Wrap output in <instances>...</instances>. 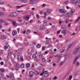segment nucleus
I'll return each mask as SVG.
<instances>
[{
    "label": "nucleus",
    "instance_id": "nucleus-1",
    "mask_svg": "<svg viewBox=\"0 0 80 80\" xmlns=\"http://www.w3.org/2000/svg\"><path fill=\"white\" fill-rule=\"evenodd\" d=\"M80 51V47L79 46H78L77 48L74 49V52H72L73 54H76L77 52H78Z\"/></svg>",
    "mask_w": 80,
    "mask_h": 80
},
{
    "label": "nucleus",
    "instance_id": "nucleus-2",
    "mask_svg": "<svg viewBox=\"0 0 80 80\" xmlns=\"http://www.w3.org/2000/svg\"><path fill=\"white\" fill-rule=\"evenodd\" d=\"M29 77H33V75L34 74V72L31 71L29 72Z\"/></svg>",
    "mask_w": 80,
    "mask_h": 80
},
{
    "label": "nucleus",
    "instance_id": "nucleus-3",
    "mask_svg": "<svg viewBox=\"0 0 80 80\" xmlns=\"http://www.w3.org/2000/svg\"><path fill=\"white\" fill-rule=\"evenodd\" d=\"M24 18L28 20L30 19V16L28 15H26L24 17Z\"/></svg>",
    "mask_w": 80,
    "mask_h": 80
},
{
    "label": "nucleus",
    "instance_id": "nucleus-4",
    "mask_svg": "<svg viewBox=\"0 0 80 80\" xmlns=\"http://www.w3.org/2000/svg\"><path fill=\"white\" fill-rule=\"evenodd\" d=\"M75 12V9H72L71 10L70 12V14L71 15H72L74 13V12Z\"/></svg>",
    "mask_w": 80,
    "mask_h": 80
},
{
    "label": "nucleus",
    "instance_id": "nucleus-5",
    "mask_svg": "<svg viewBox=\"0 0 80 80\" xmlns=\"http://www.w3.org/2000/svg\"><path fill=\"white\" fill-rule=\"evenodd\" d=\"M59 12L60 13H65V11L63 9H59Z\"/></svg>",
    "mask_w": 80,
    "mask_h": 80
},
{
    "label": "nucleus",
    "instance_id": "nucleus-6",
    "mask_svg": "<svg viewBox=\"0 0 80 80\" xmlns=\"http://www.w3.org/2000/svg\"><path fill=\"white\" fill-rule=\"evenodd\" d=\"M17 32L16 31H13L12 32V36H14V35H17Z\"/></svg>",
    "mask_w": 80,
    "mask_h": 80
},
{
    "label": "nucleus",
    "instance_id": "nucleus-7",
    "mask_svg": "<svg viewBox=\"0 0 80 80\" xmlns=\"http://www.w3.org/2000/svg\"><path fill=\"white\" fill-rule=\"evenodd\" d=\"M62 57V54H60L58 58L57 59V60H58V62L59 61V60H60V59Z\"/></svg>",
    "mask_w": 80,
    "mask_h": 80
},
{
    "label": "nucleus",
    "instance_id": "nucleus-8",
    "mask_svg": "<svg viewBox=\"0 0 80 80\" xmlns=\"http://www.w3.org/2000/svg\"><path fill=\"white\" fill-rule=\"evenodd\" d=\"M31 4H33V3H36L37 2V1H31L30 2Z\"/></svg>",
    "mask_w": 80,
    "mask_h": 80
},
{
    "label": "nucleus",
    "instance_id": "nucleus-9",
    "mask_svg": "<svg viewBox=\"0 0 80 80\" xmlns=\"http://www.w3.org/2000/svg\"><path fill=\"white\" fill-rule=\"evenodd\" d=\"M20 2L22 3H27L28 0H20Z\"/></svg>",
    "mask_w": 80,
    "mask_h": 80
},
{
    "label": "nucleus",
    "instance_id": "nucleus-10",
    "mask_svg": "<svg viewBox=\"0 0 80 80\" xmlns=\"http://www.w3.org/2000/svg\"><path fill=\"white\" fill-rule=\"evenodd\" d=\"M20 54H21L20 52H18L17 54V55L18 56V58L19 59L20 58V57H20Z\"/></svg>",
    "mask_w": 80,
    "mask_h": 80
},
{
    "label": "nucleus",
    "instance_id": "nucleus-11",
    "mask_svg": "<svg viewBox=\"0 0 80 80\" xmlns=\"http://www.w3.org/2000/svg\"><path fill=\"white\" fill-rule=\"evenodd\" d=\"M49 75V74L48 73L46 72L44 74V76L45 77H48Z\"/></svg>",
    "mask_w": 80,
    "mask_h": 80
},
{
    "label": "nucleus",
    "instance_id": "nucleus-12",
    "mask_svg": "<svg viewBox=\"0 0 80 80\" xmlns=\"http://www.w3.org/2000/svg\"><path fill=\"white\" fill-rule=\"evenodd\" d=\"M14 67H18V65H19V64H18V63L15 62H14Z\"/></svg>",
    "mask_w": 80,
    "mask_h": 80
},
{
    "label": "nucleus",
    "instance_id": "nucleus-13",
    "mask_svg": "<svg viewBox=\"0 0 80 80\" xmlns=\"http://www.w3.org/2000/svg\"><path fill=\"white\" fill-rule=\"evenodd\" d=\"M18 15V14L16 12H13V17H15Z\"/></svg>",
    "mask_w": 80,
    "mask_h": 80
},
{
    "label": "nucleus",
    "instance_id": "nucleus-14",
    "mask_svg": "<svg viewBox=\"0 0 80 80\" xmlns=\"http://www.w3.org/2000/svg\"><path fill=\"white\" fill-rule=\"evenodd\" d=\"M64 51H65V48H62L60 50V52H61V53L63 52Z\"/></svg>",
    "mask_w": 80,
    "mask_h": 80
},
{
    "label": "nucleus",
    "instance_id": "nucleus-15",
    "mask_svg": "<svg viewBox=\"0 0 80 80\" xmlns=\"http://www.w3.org/2000/svg\"><path fill=\"white\" fill-rule=\"evenodd\" d=\"M9 75L10 77H12V78H14V75H13V73H11L9 74Z\"/></svg>",
    "mask_w": 80,
    "mask_h": 80
},
{
    "label": "nucleus",
    "instance_id": "nucleus-16",
    "mask_svg": "<svg viewBox=\"0 0 80 80\" xmlns=\"http://www.w3.org/2000/svg\"><path fill=\"white\" fill-rule=\"evenodd\" d=\"M15 70L17 71L19 70V67L18 66H16L14 67Z\"/></svg>",
    "mask_w": 80,
    "mask_h": 80
},
{
    "label": "nucleus",
    "instance_id": "nucleus-17",
    "mask_svg": "<svg viewBox=\"0 0 80 80\" xmlns=\"http://www.w3.org/2000/svg\"><path fill=\"white\" fill-rule=\"evenodd\" d=\"M30 67V63H27L26 64V68H29V67Z\"/></svg>",
    "mask_w": 80,
    "mask_h": 80
},
{
    "label": "nucleus",
    "instance_id": "nucleus-18",
    "mask_svg": "<svg viewBox=\"0 0 80 80\" xmlns=\"http://www.w3.org/2000/svg\"><path fill=\"white\" fill-rule=\"evenodd\" d=\"M43 26H45L46 25H47V21L45 20H44L43 21Z\"/></svg>",
    "mask_w": 80,
    "mask_h": 80
},
{
    "label": "nucleus",
    "instance_id": "nucleus-19",
    "mask_svg": "<svg viewBox=\"0 0 80 80\" xmlns=\"http://www.w3.org/2000/svg\"><path fill=\"white\" fill-rule=\"evenodd\" d=\"M45 28L44 27H41L39 29V30H45Z\"/></svg>",
    "mask_w": 80,
    "mask_h": 80
},
{
    "label": "nucleus",
    "instance_id": "nucleus-20",
    "mask_svg": "<svg viewBox=\"0 0 80 80\" xmlns=\"http://www.w3.org/2000/svg\"><path fill=\"white\" fill-rule=\"evenodd\" d=\"M5 38H6V37L3 35L1 36V39H2V40H4V39H5Z\"/></svg>",
    "mask_w": 80,
    "mask_h": 80
},
{
    "label": "nucleus",
    "instance_id": "nucleus-21",
    "mask_svg": "<svg viewBox=\"0 0 80 80\" xmlns=\"http://www.w3.org/2000/svg\"><path fill=\"white\" fill-rule=\"evenodd\" d=\"M39 72H37V71H36L35 72V75H39Z\"/></svg>",
    "mask_w": 80,
    "mask_h": 80
},
{
    "label": "nucleus",
    "instance_id": "nucleus-22",
    "mask_svg": "<svg viewBox=\"0 0 80 80\" xmlns=\"http://www.w3.org/2000/svg\"><path fill=\"white\" fill-rule=\"evenodd\" d=\"M9 16L10 17H13V12L11 13Z\"/></svg>",
    "mask_w": 80,
    "mask_h": 80
},
{
    "label": "nucleus",
    "instance_id": "nucleus-23",
    "mask_svg": "<svg viewBox=\"0 0 80 80\" xmlns=\"http://www.w3.org/2000/svg\"><path fill=\"white\" fill-rule=\"evenodd\" d=\"M42 57H43V54H40L39 56V58H42Z\"/></svg>",
    "mask_w": 80,
    "mask_h": 80
},
{
    "label": "nucleus",
    "instance_id": "nucleus-24",
    "mask_svg": "<svg viewBox=\"0 0 80 80\" xmlns=\"http://www.w3.org/2000/svg\"><path fill=\"white\" fill-rule=\"evenodd\" d=\"M0 71L2 72H5V70H4V69H0Z\"/></svg>",
    "mask_w": 80,
    "mask_h": 80
},
{
    "label": "nucleus",
    "instance_id": "nucleus-25",
    "mask_svg": "<svg viewBox=\"0 0 80 80\" xmlns=\"http://www.w3.org/2000/svg\"><path fill=\"white\" fill-rule=\"evenodd\" d=\"M64 63H65V62L64 61L61 62V63L60 64V65L61 66H62V65H63V64H64Z\"/></svg>",
    "mask_w": 80,
    "mask_h": 80
},
{
    "label": "nucleus",
    "instance_id": "nucleus-26",
    "mask_svg": "<svg viewBox=\"0 0 80 80\" xmlns=\"http://www.w3.org/2000/svg\"><path fill=\"white\" fill-rule=\"evenodd\" d=\"M69 16L70 15L69 14V13L68 12H67L66 15V17H69Z\"/></svg>",
    "mask_w": 80,
    "mask_h": 80
},
{
    "label": "nucleus",
    "instance_id": "nucleus-27",
    "mask_svg": "<svg viewBox=\"0 0 80 80\" xmlns=\"http://www.w3.org/2000/svg\"><path fill=\"white\" fill-rule=\"evenodd\" d=\"M72 78V76H70L68 80H71V79Z\"/></svg>",
    "mask_w": 80,
    "mask_h": 80
},
{
    "label": "nucleus",
    "instance_id": "nucleus-28",
    "mask_svg": "<svg viewBox=\"0 0 80 80\" xmlns=\"http://www.w3.org/2000/svg\"><path fill=\"white\" fill-rule=\"evenodd\" d=\"M69 21V19H67L65 21V23H68Z\"/></svg>",
    "mask_w": 80,
    "mask_h": 80
},
{
    "label": "nucleus",
    "instance_id": "nucleus-29",
    "mask_svg": "<svg viewBox=\"0 0 80 80\" xmlns=\"http://www.w3.org/2000/svg\"><path fill=\"white\" fill-rule=\"evenodd\" d=\"M72 44H70L68 46V49H69V48H70L71 47H72Z\"/></svg>",
    "mask_w": 80,
    "mask_h": 80
},
{
    "label": "nucleus",
    "instance_id": "nucleus-30",
    "mask_svg": "<svg viewBox=\"0 0 80 80\" xmlns=\"http://www.w3.org/2000/svg\"><path fill=\"white\" fill-rule=\"evenodd\" d=\"M25 23L26 24H28V23H29L28 20H25Z\"/></svg>",
    "mask_w": 80,
    "mask_h": 80
},
{
    "label": "nucleus",
    "instance_id": "nucleus-31",
    "mask_svg": "<svg viewBox=\"0 0 80 80\" xmlns=\"http://www.w3.org/2000/svg\"><path fill=\"white\" fill-rule=\"evenodd\" d=\"M37 58V56H36V55H33L32 56V58L33 59H35V58Z\"/></svg>",
    "mask_w": 80,
    "mask_h": 80
},
{
    "label": "nucleus",
    "instance_id": "nucleus-32",
    "mask_svg": "<svg viewBox=\"0 0 80 80\" xmlns=\"http://www.w3.org/2000/svg\"><path fill=\"white\" fill-rule=\"evenodd\" d=\"M37 47L38 48H40L41 47V44H38L37 45Z\"/></svg>",
    "mask_w": 80,
    "mask_h": 80
},
{
    "label": "nucleus",
    "instance_id": "nucleus-33",
    "mask_svg": "<svg viewBox=\"0 0 80 80\" xmlns=\"http://www.w3.org/2000/svg\"><path fill=\"white\" fill-rule=\"evenodd\" d=\"M0 78H2L3 77V74H2L1 73V72H0Z\"/></svg>",
    "mask_w": 80,
    "mask_h": 80
},
{
    "label": "nucleus",
    "instance_id": "nucleus-34",
    "mask_svg": "<svg viewBox=\"0 0 80 80\" xmlns=\"http://www.w3.org/2000/svg\"><path fill=\"white\" fill-rule=\"evenodd\" d=\"M76 62H77V61L76 60L74 59V60L73 61V65H75V63H76Z\"/></svg>",
    "mask_w": 80,
    "mask_h": 80
},
{
    "label": "nucleus",
    "instance_id": "nucleus-35",
    "mask_svg": "<svg viewBox=\"0 0 80 80\" xmlns=\"http://www.w3.org/2000/svg\"><path fill=\"white\" fill-rule=\"evenodd\" d=\"M45 47L44 46H42V51H44L45 50Z\"/></svg>",
    "mask_w": 80,
    "mask_h": 80
},
{
    "label": "nucleus",
    "instance_id": "nucleus-36",
    "mask_svg": "<svg viewBox=\"0 0 80 80\" xmlns=\"http://www.w3.org/2000/svg\"><path fill=\"white\" fill-rule=\"evenodd\" d=\"M23 7V5H22V6H17L16 7V8H21V7Z\"/></svg>",
    "mask_w": 80,
    "mask_h": 80
},
{
    "label": "nucleus",
    "instance_id": "nucleus-37",
    "mask_svg": "<svg viewBox=\"0 0 80 80\" xmlns=\"http://www.w3.org/2000/svg\"><path fill=\"white\" fill-rule=\"evenodd\" d=\"M79 56H78L76 57L75 58V59H74V60H77L78 59V58H79Z\"/></svg>",
    "mask_w": 80,
    "mask_h": 80
},
{
    "label": "nucleus",
    "instance_id": "nucleus-38",
    "mask_svg": "<svg viewBox=\"0 0 80 80\" xmlns=\"http://www.w3.org/2000/svg\"><path fill=\"white\" fill-rule=\"evenodd\" d=\"M47 13H51V11L50 10H48L46 11Z\"/></svg>",
    "mask_w": 80,
    "mask_h": 80
},
{
    "label": "nucleus",
    "instance_id": "nucleus-39",
    "mask_svg": "<svg viewBox=\"0 0 80 80\" xmlns=\"http://www.w3.org/2000/svg\"><path fill=\"white\" fill-rule=\"evenodd\" d=\"M46 4H43L42 5V8H43V7H46Z\"/></svg>",
    "mask_w": 80,
    "mask_h": 80
},
{
    "label": "nucleus",
    "instance_id": "nucleus-40",
    "mask_svg": "<svg viewBox=\"0 0 80 80\" xmlns=\"http://www.w3.org/2000/svg\"><path fill=\"white\" fill-rule=\"evenodd\" d=\"M0 15L1 16H3V15H4V13L2 12H0Z\"/></svg>",
    "mask_w": 80,
    "mask_h": 80
},
{
    "label": "nucleus",
    "instance_id": "nucleus-41",
    "mask_svg": "<svg viewBox=\"0 0 80 80\" xmlns=\"http://www.w3.org/2000/svg\"><path fill=\"white\" fill-rule=\"evenodd\" d=\"M54 43H58V39H56V40L54 42Z\"/></svg>",
    "mask_w": 80,
    "mask_h": 80
},
{
    "label": "nucleus",
    "instance_id": "nucleus-42",
    "mask_svg": "<svg viewBox=\"0 0 80 80\" xmlns=\"http://www.w3.org/2000/svg\"><path fill=\"white\" fill-rule=\"evenodd\" d=\"M35 52L34 49H32L31 52V53H33V52Z\"/></svg>",
    "mask_w": 80,
    "mask_h": 80
},
{
    "label": "nucleus",
    "instance_id": "nucleus-43",
    "mask_svg": "<svg viewBox=\"0 0 80 80\" xmlns=\"http://www.w3.org/2000/svg\"><path fill=\"white\" fill-rule=\"evenodd\" d=\"M28 44H29V43H28V42H24V45L26 46H27V45H28Z\"/></svg>",
    "mask_w": 80,
    "mask_h": 80
},
{
    "label": "nucleus",
    "instance_id": "nucleus-44",
    "mask_svg": "<svg viewBox=\"0 0 80 80\" xmlns=\"http://www.w3.org/2000/svg\"><path fill=\"white\" fill-rule=\"evenodd\" d=\"M7 7H9V8H10L11 7H12V6L10 4H8L7 5Z\"/></svg>",
    "mask_w": 80,
    "mask_h": 80
},
{
    "label": "nucleus",
    "instance_id": "nucleus-45",
    "mask_svg": "<svg viewBox=\"0 0 80 80\" xmlns=\"http://www.w3.org/2000/svg\"><path fill=\"white\" fill-rule=\"evenodd\" d=\"M4 22V20H3V19H0V22Z\"/></svg>",
    "mask_w": 80,
    "mask_h": 80
},
{
    "label": "nucleus",
    "instance_id": "nucleus-46",
    "mask_svg": "<svg viewBox=\"0 0 80 80\" xmlns=\"http://www.w3.org/2000/svg\"><path fill=\"white\" fill-rule=\"evenodd\" d=\"M21 68H24V64H22V65H21Z\"/></svg>",
    "mask_w": 80,
    "mask_h": 80
},
{
    "label": "nucleus",
    "instance_id": "nucleus-47",
    "mask_svg": "<svg viewBox=\"0 0 80 80\" xmlns=\"http://www.w3.org/2000/svg\"><path fill=\"white\" fill-rule=\"evenodd\" d=\"M47 72V71H44V72H42V73H41L40 74L41 76L43 75V74L45 73V72Z\"/></svg>",
    "mask_w": 80,
    "mask_h": 80
},
{
    "label": "nucleus",
    "instance_id": "nucleus-48",
    "mask_svg": "<svg viewBox=\"0 0 80 80\" xmlns=\"http://www.w3.org/2000/svg\"><path fill=\"white\" fill-rule=\"evenodd\" d=\"M8 55H12V52H10L8 54Z\"/></svg>",
    "mask_w": 80,
    "mask_h": 80
},
{
    "label": "nucleus",
    "instance_id": "nucleus-49",
    "mask_svg": "<svg viewBox=\"0 0 80 80\" xmlns=\"http://www.w3.org/2000/svg\"><path fill=\"white\" fill-rule=\"evenodd\" d=\"M7 48H8V46H6L4 47V49L5 50H6V49H7Z\"/></svg>",
    "mask_w": 80,
    "mask_h": 80
},
{
    "label": "nucleus",
    "instance_id": "nucleus-50",
    "mask_svg": "<svg viewBox=\"0 0 80 80\" xmlns=\"http://www.w3.org/2000/svg\"><path fill=\"white\" fill-rule=\"evenodd\" d=\"M49 40H47L46 41L47 44H48L49 43Z\"/></svg>",
    "mask_w": 80,
    "mask_h": 80
},
{
    "label": "nucleus",
    "instance_id": "nucleus-51",
    "mask_svg": "<svg viewBox=\"0 0 80 80\" xmlns=\"http://www.w3.org/2000/svg\"><path fill=\"white\" fill-rule=\"evenodd\" d=\"M42 61H43V62H45V58H42Z\"/></svg>",
    "mask_w": 80,
    "mask_h": 80
},
{
    "label": "nucleus",
    "instance_id": "nucleus-52",
    "mask_svg": "<svg viewBox=\"0 0 80 80\" xmlns=\"http://www.w3.org/2000/svg\"><path fill=\"white\" fill-rule=\"evenodd\" d=\"M63 33L64 34H65L66 33V31H65V30H63Z\"/></svg>",
    "mask_w": 80,
    "mask_h": 80
},
{
    "label": "nucleus",
    "instance_id": "nucleus-53",
    "mask_svg": "<svg viewBox=\"0 0 80 80\" xmlns=\"http://www.w3.org/2000/svg\"><path fill=\"white\" fill-rule=\"evenodd\" d=\"M46 33H49V31L48 30H47L46 31Z\"/></svg>",
    "mask_w": 80,
    "mask_h": 80
},
{
    "label": "nucleus",
    "instance_id": "nucleus-54",
    "mask_svg": "<svg viewBox=\"0 0 80 80\" xmlns=\"http://www.w3.org/2000/svg\"><path fill=\"white\" fill-rule=\"evenodd\" d=\"M30 31L28 30L27 32V33L28 34H29V33H30Z\"/></svg>",
    "mask_w": 80,
    "mask_h": 80
},
{
    "label": "nucleus",
    "instance_id": "nucleus-55",
    "mask_svg": "<svg viewBox=\"0 0 80 80\" xmlns=\"http://www.w3.org/2000/svg\"><path fill=\"white\" fill-rule=\"evenodd\" d=\"M36 18H39V15H38V14H37L36 15Z\"/></svg>",
    "mask_w": 80,
    "mask_h": 80
},
{
    "label": "nucleus",
    "instance_id": "nucleus-56",
    "mask_svg": "<svg viewBox=\"0 0 80 80\" xmlns=\"http://www.w3.org/2000/svg\"><path fill=\"white\" fill-rule=\"evenodd\" d=\"M77 67H78V66H79V63L78 62H77Z\"/></svg>",
    "mask_w": 80,
    "mask_h": 80
},
{
    "label": "nucleus",
    "instance_id": "nucleus-57",
    "mask_svg": "<svg viewBox=\"0 0 80 80\" xmlns=\"http://www.w3.org/2000/svg\"><path fill=\"white\" fill-rule=\"evenodd\" d=\"M53 78L54 80H56L57 79V77L56 76H54Z\"/></svg>",
    "mask_w": 80,
    "mask_h": 80
},
{
    "label": "nucleus",
    "instance_id": "nucleus-58",
    "mask_svg": "<svg viewBox=\"0 0 80 80\" xmlns=\"http://www.w3.org/2000/svg\"><path fill=\"white\" fill-rule=\"evenodd\" d=\"M1 4H4V2L1 1Z\"/></svg>",
    "mask_w": 80,
    "mask_h": 80
},
{
    "label": "nucleus",
    "instance_id": "nucleus-59",
    "mask_svg": "<svg viewBox=\"0 0 80 80\" xmlns=\"http://www.w3.org/2000/svg\"><path fill=\"white\" fill-rule=\"evenodd\" d=\"M75 0H72V3H74V2H75Z\"/></svg>",
    "mask_w": 80,
    "mask_h": 80
},
{
    "label": "nucleus",
    "instance_id": "nucleus-60",
    "mask_svg": "<svg viewBox=\"0 0 80 80\" xmlns=\"http://www.w3.org/2000/svg\"><path fill=\"white\" fill-rule=\"evenodd\" d=\"M4 25H8V22H6L4 23Z\"/></svg>",
    "mask_w": 80,
    "mask_h": 80
},
{
    "label": "nucleus",
    "instance_id": "nucleus-61",
    "mask_svg": "<svg viewBox=\"0 0 80 80\" xmlns=\"http://www.w3.org/2000/svg\"><path fill=\"white\" fill-rule=\"evenodd\" d=\"M0 64L1 65H3V62H2L0 63Z\"/></svg>",
    "mask_w": 80,
    "mask_h": 80
},
{
    "label": "nucleus",
    "instance_id": "nucleus-62",
    "mask_svg": "<svg viewBox=\"0 0 80 80\" xmlns=\"http://www.w3.org/2000/svg\"><path fill=\"white\" fill-rule=\"evenodd\" d=\"M44 16L45 17H47V13L46 12H44Z\"/></svg>",
    "mask_w": 80,
    "mask_h": 80
},
{
    "label": "nucleus",
    "instance_id": "nucleus-63",
    "mask_svg": "<svg viewBox=\"0 0 80 80\" xmlns=\"http://www.w3.org/2000/svg\"><path fill=\"white\" fill-rule=\"evenodd\" d=\"M17 32L18 33H19V32H20V28H18L17 29Z\"/></svg>",
    "mask_w": 80,
    "mask_h": 80
},
{
    "label": "nucleus",
    "instance_id": "nucleus-64",
    "mask_svg": "<svg viewBox=\"0 0 80 80\" xmlns=\"http://www.w3.org/2000/svg\"><path fill=\"white\" fill-rule=\"evenodd\" d=\"M78 2H79V1L77 0L75 2V4H77V3H78Z\"/></svg>",
    "mask_w": 80,
    "mask_h": 80
}]
</instances>
